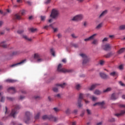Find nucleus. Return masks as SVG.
<instances>
[{
	"label": "nucleus",
	"instance_id": "1",
	"mask_svg": "<svg viewBox=\"0 0 125 125\" xmlns=\"http://www.w3.org/2000/svg\"><path fill=\"white\" fill-rule=\"evenodd\" d=\"M21 107L19 105H16L15 108L12 110L11 113L10 114V117H13V118H15V116L17 114H18V109H20Z\"/></svg>",
	"mask_w": 125,
	"mask_h": 125
},
{
	"label": "nucleus",
	"instance_id": "2",
	"mask_svg": "<svg viewBox=\"0 0 125 125\" xmlns=\"http://www.w3.org/2000/svg\"><path fill=\"white\" fill-rule=\"evenodd\" d=\"M43 120H49V121H53V122H57L58 118L55 117L52 115H44L42 116Z\"/></svg>",
	"mask_w": 125,
	"mask_h": 125
},
{
	"label": "nucleus",
	"instance_id": "3",
	"mask_svg": "<svg viewBox=\"0 0 125 125\" xmlns=\"http://www.w3.org/2000/svg\"><path fill=\"white\" fill-rule=\"evenodd\" d=\"M50 16L51 18H53V19H56V18H57V17L59 16V11H58V10L56 9H53L52 10Z\"/></svg>",
	"mask_w": 125,
	"mask_h": 125
},
{
	"label": "nucleus",
	"instance_id": "4",
	"mask_svg": "<svg viewBox=\"0 0 125 125\" xmlns=\"http://www.w3.org/2000/svg\"><path fill=\"white\" fill-rule=\"evenodd\" d=\"M62 68V64L60 63L58 66V72H62V73H71L72 72V70L71 69H66L65 68Z\"/></svg>",
	"mask_w": 125,
	"mask_h": 125
},
{
	"label": "nucleus",
	"instance_id": "5",
	"mask_svg": "<svg viewBox=\"0 0 125 125\" xmlns=\"http://www.w3.org/2000/svg\"><path fill=\"white\" fill-rule=\"evenodd\" d=\"M80 56H81L83 58V64L84 65L85 64H86V63H88L89 62V60H90V59L89 58L87 57V56L84 54H80Z\"/></svg>",
	"mask_w": 125,
	"mask_h": 125
},
{
	"label": "nucleus",
	"instance_id": "6",
	"mask_svg": "<svg viewBox=\"0 0 125 125\" xmlns=\"http://www.w3.org/2000/svg\"><path fill=\"white\" fill-rule=\"evenodd\" d=\"M30 117H31V113L29 111L25 112V116L24 118L23 121L25 124H29L30 123Z\"/></svg>",
	"mask_w": 125,
	"mask_h": 125
},
{
	"label": "nucleus",
	"instance_id": "7",
	"mask_svg": "<svg viewBox=\"0 0 125 125\" xmlns=\"http://www.w3.org/2000/svg\"><path fill=\"white\" fill-rule=\"evenodd\" d=\"M119 106L120 108H124V109H125V104H120L119 105ZM125 110H121L120 113L116 114H115V116H116V117H121V116H123V115H125Z\"/></svg>",
	"mask_w": 125,
	"mask_h": 125
},
{
	"label": "nucleus",
	"instance_id": "8",
	"mask_svg": "<svg viewBox=\"0 0 125 125\" xmlns=\"http://www.w3.org/2000/svg\"><path fill=\"white\" fill-rule=\"evenodd\" d=\"M83 94L80 93L78 101V104L79 108H81V107H83V104H82V101L83 100Z\"/></svg>",
	"mask_w": 125,
	"mask_h": 125
},
{
	"label": "nucleus",
	"instance_id": "9",
	"mask_svg": "<svg viewBox=\"0 0 125 125\" xmlns=\"http://www.w3.org/2000/svg\"><path fill=\"white\" fill-rule=\"evenodd\" d=\"M34 58L36 59L37 62H42L43 59L42 58V55L39 53H35L34 54Z\"/></svg>",
	"mask_w": 125,
	"mask_h": 125
},
{
	"label": "nucleus",
	"instance_id": "10",
	"mask_svg": "<svg viewBox=\"0 0 125 125\" xmlns=\"http://www.w3.org/2000/svg\"><path fill=\"white\" fill-rule=\"evenodd\" d=\"M103 49L105 51H110L112 49V46L109 43H107L103 46Z\"/></svg>",
	"mask_w": 125,
	"mask_h": 125
},
{
	"label": "nucleus",
	"instance_id": "11",
	"mask_svg": "<svg viewBox=\"0 0 125 125\" xmlns=\"http://www.w3.org/2000/svg\"><path fill=\"white\" fill-rule=\"evenodd\" d=\"M25 62H26V60H23L20 62L15 63V64L10 65V68H14V67H17V66H18L19 65H23V64H24V63H25Z\"/></svg>",
	"mask_w": 125,
	"mask_h": 125
},
{
	"label": "nucleus",
	"instance_id": "12",
	"mask_svg": "<svg viewBox=\"0 0 125 125\" xmlns=\"http://www.w3.org/2000/svg\"><path fill=\"white\" fill-rule=\"evenodd\" d=\"M83 15H78L74 17L72 20V21H81L82 19H83Z\"/></svg>",
	"mask_w": 125,
	"mask_h": 125
},
{
	"label": "nucleus",
	"instance_id": "13",
	"mask_svg": "<svg viewBox=\"0 0 125 125\" xmlns=\"http://www.w3.org/2000/svg\"><path fill=\"white\" fill-rule=\"evenodd\" d=\"M119 98V94L116 93H113L111 94L110 99L111 100H117Z\"/></svg>",
	"mask_w": 125,
	"mask_h": 125
},
{
	"label": "nucleus",
	"instance_id": "14",
	"mask_svg": "<svg viewBox=\"0 0 125 125\" xmlns=\"http://www.w3.org/2000/svg\"><path fill=\"white\" fill-rule=\"evenodd\" d=\"M97 36V34H94L89 37L86 38L84 40V42H89L90 41H92V40H94V38Z\"/></svg>",
	"mask_w": 125,
	"mask_h": 125
},
{
	"label": "nucleus",
	"instance_id": "15",
	"mask_svg": "<svg viewBox=\"0 0 125 125\" xmlns=\"http://www.w3.org/2000/svg\"><path fill=\"white\" fill-rule=\"evenodd\" d=\"M105 105V102L103 101L102 102H98L94 104L93 106L95 107V106H100L101 107H103Z\"/></svg>",
	"mask_w": 125,
	"mask_h": 125
},
{
	"label": "nucleus",
	"instance_id": "16",
	"mask_svg": "<svg viewBox=\"0 0 125 125\" xmlns=\"http://www.w3.org/2000/svg\"><path fill=\"white\" fill-rule=\"evenodd\" d=\"M14 20H22V17L19 14H16L13 17Z\"/></svg>",
	"mask_w": 125,
	"mask_h": 125
},
{
	"label": "nucleus",
	"instance_id": "17",
	"mask_svg": "<svg viewBox=\"0 0 125 125\" xmlns=\"http://www.w3.org/2000/svg\"><path fill=\"white\" fill-rule=\"evenodd\" d=\"M7 90L9 92H13V94L16 92V90H15V88L14 87H10Z\"/></svg>",
	"mask_w": 125,
	"mask_h": 125
},
{
	"label": "nucleus",
	"instance_id": "18",
	"mask_svg": "<svg viewBox=\"0 0 125 125\" xmlns=\"http://www.w3.org/2000/svg\"><path fill=\"white\" fill-rule=\"evenodd\" d=\"M20 54V52L19 51L13 52L12 53H11L10 55V57H12V56H16V55H19Z\"/></svg>",
	"mask_w": 125,
	"mask_h": 125
},
{
	"label": "nucleus",
	"instance_id": "19",
	"mask_svg": "<svg viewBox=\"0 0 125 125\" xmlns=\"http://www.w3.org/2000/svg\"><path fill=\"white\" fill-rule=\"evenodd\" d=\"M98 85H99V84H97V83H95V84H92L90 86V87L89 88V90H93V89H94V88H95L96 87L98 86Z\"/></svg>",
	"mask_w": 125,
	"mask_h": 125
},
{
	"label": "nucleus",
	"instance_id": "20",
	"mask_svg": "<svg viewBox=\"0 0 125 125\" xmlns=\"http://www.w3.org/2000/svg\"><path fill=\"white\" fill-rule=\"evenodd\" d=\"M100 77H101V78H102V79H108V78H109L108 75H107L103 73H100Z\"/></svg>",
	"mask_w": 125,
	"mask_h": 125
},
{
	"label": "nucleus",
	"instance_id": "21",
	"mask_svg": "<svg viewBox=\"0 0 125 125\" xmlns=\"http://www.w3.org/2000/svg\"><path fill=\"white\" fill-rule=\"evenodd\" d=\"M0 46L3 48H7V44H5V42H2L0 43Z\"/></svg>",
	"mask_w": 125,
	"mask_h": 125
},
{
	"label": "nucleus",
	"instance_id": "22",
	"mask_svg": "<svg viewBox=\"0 0 125 125\" xmlns=\"http://www.w3.org/2000/svg\"><path fill=\"white\" fill-rule=\"evenodd\" d=\"M107 14V10L104 11L99 16V18H101V17H103V16H104V15H106Z\"/></svg>",
	"mask_w": 125,
	"mask_h": 125
},
{
	"label": "nucleus",
	"instance_id": "23",
	"mask_svg": "<svg viewBox=\"0 0 125 125\" xmlns=\"http://www.w3.org/2000/svg\"><path fill=\"white\" fill-rule=\"evenodd\" d=\"M112 55H113V53H112V52H110L106 55H105L104 56V57H105V58H110V57L112 56Z\"/></svg>",
	"mask_w": 125,
	"mask_h": 125
},
{
	"label": "nucleus",
	"instance_id": "24",
	"mask_svg": "<svg viewBox=\"0 0 125 125\" xmlns=\"http://www.w3.org/2000/svg\"><path fill=\"white\" fill-rule=\"evenodd\" d=\"M5 82L6 83H16V80H12V79H7L5 80Z\"/></svg>",
	"mask_w": 125,
	"mask_h": 125
},
{
	"label": "nucleus",
	"instance_id": "25",
	"mask_svg": "<svg viewBox=\"0 0 125 125\" xmlns=\"http://www.w3.org/2000/svg\"><path fill=\"white\" fill-rule=\"evenodd\" d=\"M57 86H61L62 88H63L66 86V83H63L62 84H56Z\"/></svg>",
	"mask_w": 125,
	"mask_h": 125
},
{
	"label": "nucleus",
	"instance_id": "26",
	"mask_svg": "<svg viewBox=\"0 0 125 125\" xmlns=\"http://www.w3.org/2000/svg\"><path fill=\"white\" fill-rule=\"evenodd\" d=\"M70 46L73 47H75V48H78V47H79V45H78V44L71 43L70 44Z\"/></svg>",
	"mask_w": 125,
	"mask_h": 125
},
{
	"label": "nucleus",
	"instance_id": "27",
	"mask_svg": "<svg viewBox=\"0 0 125 125\" xmlns=\"http://www.w3.org/2000/svg\"><path fill=\"white\" fill-rule=\"evenodd\" d=\"M125 48H122L118 51V53L119 54H122V53H123V52H125Z\"/></svg>",
	"mask_w": 125,
	"mask_h": 125
},
{
	"label": "nucleus",
	"instance_id": "28",
	"mask_svg": "<svg viewBox=\"0 0 125 125\" xmlns=\"http://www.w3.org/2000/svg\"><path fill=\"white\" fill-rule=\"evenodd\" d=\"M94 93L96 95H100V94H101V91H99V90H96Z\"/></svg>",
	"mask_w": 125,
	"mask_h": 125
},
{
	"label": "nucleus",
	"instance_id": "29",
	"mask_svg": "<svg viewBox=\"0 0 125 125\" xmlns=\"http://www.w3.org/2000/svg\"><path fill=\"white\" fill-rule=\"evenodd\" d=\"M92 44H95V45L98 44V40L97 39H94L92 42Z\"/></svg>",
	"mask_w": 125,
	"mask_h": 125
},
{
	"label": "nucleus",
	"instance_id": "30",
	"mask_svg": "<svg viewBox=\"0 0 125 125\" xmlns=\"http://www.w3.org/2000/svg\"><path fill=\"white\" fill-rule=\"evenodd\" d=\"M40 116H41V113H38L35 116V119L38 120L40 118Z\"/></svg>",
	"mask_w": 125,
	"mask_h": 125
},
{
	"label": "nucleus",
	"instance_id": "31",
	"mask_svg": "<svg viewBox=\"0 0 125 125\" xmlns=\"http://www.w3.org/2000/svg\"><path fill=\"white\" fill-rule=\"evenodd\" d=\"M23 39H25V40H26V41H28L29 42H31L32 41V39H29L28 38V37L26 35L23 36Z\"/></svg>",
	"mask_w": 125,
	"mask_h": 125
},
{
	"label": "nucleus",
	"instance_id": "32",
	"mask_svg": "<svg viewBox=\"0 0 125 125\" xmlns=\"http://www.w3.org/2000/svg\"><path fill=\"white\" fill-rule=\"evenodd\" d=\"M50 52L52 54V55H53V56H55V51H54V49L52 48L50 49Z\"/></svg>",
	"mask_w": 125,
	"mask_h": 125
},
{
	"label": "nucleus",
	"instance_id": "33",
	"mask_svg": "<svg viewBox=\"0 0 125 125\" xmlns=\"http://www.w3.org/2000/svg\"><path fill=\"white\" fill-rule=\"evenodd\" d=\"M53 111L55 112V113H58L60 111V109L57 107H54L53 108Z\"/></svg>",
	"mask_w": 125,
	"mask_h": 125
},
{
	"label": "nucleus",
	"instance_id": "34",
	"mask_svg": "<svg viewBox=\"0 0 125 125\" xmlns=\"http://www.w3.org/2000/svg\"><path fill=\"white\" fill-rule=\"evenodd\" d=\"M0 97L1 98V100H0V102H4V97H2V95L1 93H0Z\"/></svg>",
	"mask_w": 125,
	"mask_h": 125
},
{
	"label": "nucleus",
	"instance_id": "35",
	"mask_svg": "<svg viewBox=\"0 0 125 125\" xmlns=\"http://www.w3.org/2000/svg\"><path fill=\"white\" fill-rule=\"evenodd\" d=\"M112 90V88L111 87H108L106 88L105 90H104V92H108L109 91H111Z\"/></svg>",
	"mask_w": 125,
	"mask_h": 125
},
{
	"label": "nucleus",
	"instance_id": "36",
	"mask_svg": "<svg viewBox=\"0 0 125 125\" xmlns=\"http://www.w3.org/2000/svg\"><path fill=\"white\" fill-rule=\"evenodd\" d=\"M99 64L101 65V66H103V65L105 64V61L104 60H101L99 62Z\"/></svg>",
	"mask_w": 125,
	"mask_h": 125
},
{
	"label": "nucleus",
	"instance_id": "37",
	"mask_svg": "<svg viewBox=\"0 0 125 125\" xmlns=\"http://www.w3.org/2000/svg\"><path fill=\"white\" fill-rule=\"evenodd\" d=\"M29 31H31L32 33H34V32H36V31H37V28H29Z\"/></svg>",
	"mask_w": 125,
	"mask_h": 125
},
{
	"label": "nucleus",
	"instance_id": "38",
	"mask_svg": "<svg viewBox=\"0 0 125 125\" xmlns=\"http://www.w3.org/2000/svg\"><path fill=\"white\" fill-rule=\"evenodd\" d=\"M103 25V24L102 23H100L99 25H98L96 26V28H97V29H101V28L102 27Z\"/></svg>",
	"mask_w": 125,
	"mask_h": 125
},
{
	"label": "nucleus",
	"instance_id": "39",
	"mask_svg": "<svg viewBox=\"0 0 125 125\" xmlns=\"http://www.w3.org/2000/svg\"><path fill=\"white\" fill-rule=\"evenodd\" d=\"M120 30H125V25H122L119 27Z\"/></svg>",
	"mask_w": 125,
	"mask_h": 125
},
{
	"label": "nucleus",
	"instance_id": "40",
	"mask_svg": "<svg viewBox=\"0 0 125 125\" xmlns=\"http://www.w3.org/2000/svg\"><path fill=\"white\" fill-rule=\"evenodd\" d=\"M6 99L9 101H13V100H14V98L8 97H6Z\"/></svg>",
	"mask_w": 125,
	"mask_h": 125
},
{
	"label": "nucleus",
	"instance_id": "41",
	"mask_svg": "<svg viewBox=\"0 0 125 125\" xmlns=\"http://www.w3.org/2000/svg\"><path fill=\"white\" fill-rule=\"evenodd\" d=\"M53 90L54 92H57L58 91V87H54L53 88Z\"/></svg>",
	"mask_w": 125,
	"mask_h": 125
},
{
	"label": "nucleus",
	"instance_id": "42",
	"mask_svg": "<svg viewBox=\"0 0 125 125\" xmlns=\"http://www.w3.org/2000/svg\"><path fill=\"white\" fill-rule=\"evenodd\" d=\"M65 113L67 114H70V113H71V109H70V108H67L65 111Z\"/></svg>",
	"mask_w": 125,
	"mask_h": 125
},
{
	"label": "nucleus",
	"instance_id": "43",
	"mask_svg": "<svg viewBox=\"0 0 125 125\" xmlns=\"http://www.w3.org/2000/svg\"><path fill=\"white\" fill-rule=\"evenodd\" d=\"M71 37L73 39H78V36H76V34H72Z\"/></svg>",
	"mask_w": 125,
	"mask_h": 125
},
{
	"label": "nucleus",
	"instance_id": "44",
	"mask_svg": "<svg viewBox=\"0 0 125 125\" xmlns=\"http://www.w3.org/2000/svg\"><path fill=\"white\" fill-rule=\"evenodd\" d=\"M118 83H119V84H120V85H121V86H125V83H123V82H122V81H119Z\"/></svg>",
	"mask_w": 125,
	"mask_h": 125
},
{
	"label": "nucleus",
	"instance_id": "45",
	"mask_svg": "<svg viewBox=\"0 0 125 125\" xmlns=\"http://www.w3.org/2000/svg\"><path fill=\"white\" fill-rule=\"evenodd\" d=\"M86 112L88 115H91V111L90 110L87 109Z\"/></svg>",
	"mask_w": 125,
	"mask_h": 125
},
{
	"label": "nucleus",
	"instance_id": "46",
	"mask_svg": "<svg viewBox=\"0 0 125 125\" xmlns=\"http://www.w3.org/2000/svg\"><path fill=\"white\" fill-rule=\"evenodd\" d=\"M110 76H112V77H114V76H116V72L114 71L113 72H111L110 73Z\"/></svg>",
	"mask_w": 125,
	"mask_h": 125
},
{
	"label": "nucleus",
	"instance_id": "47",
	"mask_svg": "<svg viewBox=\"0 0 125 125\" xmlns=\"http://www.w3.org/2000/svg\"><path fill=\"white\" fill-rule=\"evenodd\" d=\"M76 89H80V88H81V85H80V84H78L76 85Z\"/></svg>",
	"mask_w": 125,
	"mask_h": 125
},
{
	"label": "nucleus",
	"instance_id": "48",
	"mask_svg": "<svg viewBox=\"0 0 125 125\" xmlns=\"http://www.w3.org/2000/svg\"><path fill=\"white\" fill-rule=\"evenodd\" d=\"M55 97H56L57 98H61V95L60 94H58L57 95H55Z\"/></svg>",
	"mask_w": 125,
	"mask_h": 125
},
{
	"label": "nucleus",
	"instance_id": "49",
	"mask_svg": "<svg viewBox=\"0 0 125 125\" xmlns=\"http://www.w3.org/2000/svg\"><path fill=\"white\" fill-rule=\"evenodd\" d=\"M24 31L21 30H18L17 31L18 34H19L20 35H21V34H22L23 33Z\"/></svg>",
	"mask_w": 125,
	"mask_h": 125
},
{
	"label": "nucleus",
	"instance_id": "50",
	"mask_svg": "<svg viewBox=\"0 0 125 125\" xmlns=\"http://www.w3.org/2000/svg\"><path fill=\"white\" fill-rule=\"evenodd\" d=\"M119 68L120 69V70H123V69H124V65L121 64L120 65H119Z\"/></svg>",
	"mask_w": 125,
	"mask_h": 125
},
{
	"label": "nucleus",
	"instance_id": "51",
	"mask_svg": "<svg viewBox=\"0 0 125 125\" xmlns=\"http://www.w3.org/2000/svg\"><path fill=\"white\" fill-rule=\"evenodd\" d=\"M50 1H51V0H47L45 2V4H48V3H50Z\"/></svg>",
	"mask_w": 125,
	"mask_h": 125
},
{
	"label": "nucleus",
	"instance_id": "52",
	"mask_svg": "<svg viewBox=\"0 0 125 125\" xmlns=\"http://www.w3.org/2000/svg\"><path fill=\"white\" fill-rule=\"evenodd\" d=\"M41 18L42 21H44L45 20V16H41Z\"/></svg>",
	"mask_w": 125,
	"mask_h": 125
},
{
	"label": "nucleus",
	"instance_id": "53",
	"mask_svg": "<svg viewBox=\"0 0 125 125\" xmlns=\"http://www.w3.org/2000/svg\"><path fill=\"white\" fill-rule=\"evenodd\" d=\"M92 100L93 101H96V100H97V97H95L94 96H92Z\"/></svg>",
	"mask_w": 125,
	"mask_h": 125
},
{
	"label": "nucleus",
	"instance_id": "54",
	"mask_svg": "<svg viewBox=\"0 0 125 125\" xmlns=\"http://www.w3.org/2000/svg\"><path fill=\"white\" fill-rule=\"evenodd\" d=\"M107 41H108V38H104L103 41L102 42H107Z\"/></svg>",
	"mask_w": 125,
	"mask_h": 125
},
{
	"label": "nucleus",
	"instance_id": "55",
	"mask_svg": "<svg viewBox=\"0 0 125 125\" xmlns=\"http://www.w3.org/2000/svg\"><path fill=\"white\" fill-rule=\"evenodd\" d=\"M109 122H111V123L113 122H115V119L114 118H111L109 119Z\"/></svg>",
	"mask_w": 125,
	"mask_h": 125
},
{
	"label": "nucleus",
	"instance_id": "56",
	"mask_svg": "<svg viewBox=\"0 0 125 125\" xmlns=\"http://www.w3.org/2000/svg\"><path fill=\"white\" fill-rule=\"evenodd\" d=\"M54 33H55L56 32H57L58 31V28H55L54 27L53 28Z\"/></svg>",
	"mask_w": 125,
	"mask_h": 125
},
{
	"label": "nucleus",
	"instance_id": "57",
	"mask_svg": "<svg viewBox=\"0 0 125 125\" xmlns=\"http://www.w3.org/2000/svg\"><path fill=\"white\" fill-rule=\"evenodd\" d=\"M73 113L74 114H75V115H77V113H78V110L77 109H75L74 111H73Z\"/></svg>",
	"mask_w": 125,
	"mask_h": 125
},
{
	"label": "nucleus",
	"instance_id": "58",
	"mask_svg": "<svg viewBox=\"0 0 125 125\" xmlns=\"http://www.w3.org/2000/svg\"><path fill=\"white\" fill-rule=\"evenodd\" d=\"M84 116V111H83L82 113L80 114L81 117H83Z\"/></svg>",
	"mask_w": 125,
	"mask_h": 125
},
{
	"label": "nucleus",
	"instance_id": "59",
	"mask_svg": "<svg viewBox=\"0 0 125 125\" xmlns=\"http://www.w3.org/2000/svg\"><path fill=\"white\" fill-rule=\"evenodd\" d=\"M21 14L23 16L25 14V11L23 10L21 12Z\"/></svg>",
	"mask_w": 125,
	"mask_h": 125
},
{
	"label": "nucleus",
	"instance_id": "60",
	"mask_svg": "<svg viewBox=\"0 0 125 125\" xmlns=\"http://www.w3.org/2000/svg\"><path fill=\"white\" fill-rule=\"evenodd\" d=\"M61 37H62V35H61V34L59 33L58 34V39H60V38H61Z\"/></svg>",
	"mask_w": 125,
	"mask_h": 125
},
{
	"label": "nucleus",
	"instance_id": "61",
	"mask_svg": "<svg viewBox=\"0 0 125 125\" xmlns=\"http://www.w3.org/2000/svg\"><path fill=\"white\" fill-rule=\"evenodd\" d=\"M49 27V26H48V25H46V26H44L43 27V29H47V28H48Z\"/></svg>",
	"mask_w": 125,
	"mask_h": 125
},
{
	"label": "nucleus",
	"instance_id": "62",
	"mask_svg": "<svg viewBox=\"0 0 125 125\" xmlns=\"http://www.w3.org/2000/svg\"><path fill=\"white\" fill-rule=\"evenodd\" d=\"M5 114H8V112L7 111V107H5Z\"/></svg>",
	"mask_w": 125,
	"mask_h": 125
},
{
	"label": "nucleus",
	"instance_id": "63",
	"mask_svg": "<svg viewBox=\"0 0 125 125\" xmlns=\"http://www.w3.org/2000/svg\"><path fill=\"white\" fill-rule=\"evenodd\" d=\"M17 2H18V3H21L22 0H17Z\"/></svg>",
	"mask_w": 125,
	"mask_h": 125
},
{
	"label": "nucleus",
	"instance_id": "64",
	"mask_svg": "<svg viewBox=\"0 0 125 125\" xmlns=\"http://www.w3.org/2000/svg\"><path fill=\"white\" fill-rule=\"evenodd\" d=\"M0 14H3V15H5V14H6V13H4L3 14V12H2V11H1L0 10Z\"/></svg>",
	"mask_w": 125,
	"mask_h": 125
}]
</instances>
